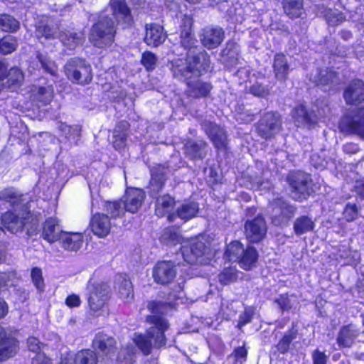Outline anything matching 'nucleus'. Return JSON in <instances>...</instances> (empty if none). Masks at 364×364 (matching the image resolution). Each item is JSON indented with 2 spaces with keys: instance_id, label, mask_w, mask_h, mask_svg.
Listing matches in <instances>:
<instances>
[{
  "instance_id": "nucleus-10",
  "label": "nucleus",
  "mask_w": 364,
  "mask_h": 364,
  "mask_svg": "<svg viewBox=\"0 0 364 364\" xmlns=\"http://www.w3.org/2000/svg\"><path fill=\"white\" fill-rule=\"evenodd\" d=\"M288 181L291 188L292 198L302 200L310 194L309 188V176L303 172L290 173Z\"/></svg>"
},
{
  "instance_id": "nucleus-32",
  "label": "nucleus",
  "mask_w": 364,
  "mask_h": 364,
  "mask_svg": "<svg viewBox=\"0 0 364 364\" xmlns=\"http://www.w3.org/2000/svg\"><path fill=\"white\" fill-rule=\"evenodd\" d=\"M284 9L286 14L291 18H299L304 12L302 0H287Z\"/></svg>"
},
{
  "instance_id": "nucleus-45",
  "label": "nucleus",
  "mask_w": 364,
  "mask_h": 364,
  "mask_svg": "<svg viewBox=\"0 0 364 364\" xmlns=\"http://www.w3.org/2000/svg\"><path fill=\"white\" fill-rule=\"evenodd\" d=\"M16 40L11 36H5L0 40V51L4 55L11 53L16 49Z\"/></svg>"
},
{
  "instance_id": "nucleus-41",
  "label": "nucleus",
  "mask_w": 364,
  "mask_h": 364,
  "mask_svg": "<svg viewBox=\"0 0 364 364\" xmlns=\"http://www.w3.org/2000/svg\"><path fill=\"white\" fill-rule=\"evenodd\" d=\"M7 77L6 83L8 84V87L14 90L21 85L24 77L20 69L14 68L9 70Z\"/></svg>"
},
{
  "instance_id": "nucleus-59",
  "label": "nucleus",
  "mask_w": 364,
  "mask_h": 364,
  "mask_svg": "<svg viewBox=\"0 0 364 364\" xmlns=\"http://www.w3.org/2000/svg\"><path fill=\"white\" fill-rule=\"evenodd\" d=\"M292 341V337L289 335H285L278 343V349L284 353L288 349L289 345Z\"/></svg>"
},
{
  "instance_id": "nucleus-55",
  "label": "nucleus",
  "mask_w": 364,
  "mask_h": 364,
  "mask_svg": "<svg viewBox=\"0 0 364 364\" xmlns=\"http://www.w3.org/2000/svg\"><path fill=\"white\" fill-rule=\"evenodd\" d=\"M14 277V273H1L0 274V291L4 287L12 285L11 279Z\"/></svg>"
},
{
  "instance_id": "nucleus-37",
  "label": "nucleus",
  "mask_w": 364,
  "mask_h": 364,
  "mask_svg": "<svg viewBox=\"0 0 364 364\" xmlns=\"http://www.w3.org/2000/svg\"><path fill=\"white\" fill-rule=\"evenodd\" d=\"M244 252L242 245L239 241H234L228 245L225 257L230 262H237Z\"/></svg>"
},
{
  "instance_id": "nucleus-16",
  "label": "nucleus",
  "mask_w": 364,
  "mask_h": 364,
  "mask_svg": "<svg viewBox=\"0 0 364 364\" xmlns=\"http://www.w3.org/2000/svg\"><path fill=\"white\" fill-rule=\"evenodd\" d=\"M17 349V341L9 336L0 326V361L13 356L16 354Z\"/></svg>"
},
{
  "instance_id": "nucleus-1",
  "label": "nucleus",
  "mask_w": 364,
  "mask_h": 364,
  "mask_svg": "<svg viewBox=\"0 0 364 364\" xmlns=\"http://www.w3.org/2000/svg\"><path fill=\"white\" fill-rule=\"evenodd\" d=\"M193 19L190 16L181 18V44L185 53L171 60L169 69L173 76L186 82L188 92L194 97H205L211 90V85L198 80V77L209 65L207 53L196 46L197 41L191 33Z\"/></svg>"
},
{
  "instance_id": "nucleus-9",
  "label": "nucleus",
  "mask_w": 364,
  "mask_h": 364,
  "mask_svg": "<svg viewBox=\"0 0 364 364\" xmlns=\"http://www.w3.org/2000/svg\"><path fill=\"white\" fill-rule=\"evenodd\" d=\"M31 218L30 213L26 211L22 212V213L8 211L1 216V229L16 233L27 226Z\"/></svg>"
},
{
  "instance_id": "nucleus-50",
  "label": "nucleus",
  "mask_w": 364,
  "mask_h": 364,
  "mask_svg": "<svg viewBox=\"0 0 364 364\" xmlns=\"http://www.w3.org/2000/svg\"><path fill=\"white\" fill-rule=\"evenodd\" d=\"M157 58L151 52H145L142 55L141 63L147 70H153L156 65Z\"/></svg>"
},
{
  "instance_id": "nucleus-39",
  "label": "nucleus",
  "mask_w": 364,
  "mask_h": 364,
  "mask_svg": "<svg viewBox=\"0 0 364 364\" xmlns=\"http://www.w3.org/2000/svg\"><path fill=\"white\" fill-rule=\"evenodd\" d=\"M58 129L70 143H76L77 141L80 133V129L77 126L70 127L65 124L60 123Z\"/></svg>"
},
{
  "instance_id": "nucleus-46",
  "label": "nucleus",
  "mask_w": 364,
  "mask_h": 364,
  "mask_svg": "<svg viewBox=\"0 0 364 364\" xmlns=\"http://www.w3.org/2000/svg\"><path fill=\"white\" fill-rule=\"evenodd\" d=\"M324 17L330 26L338 25L346 19L343 14L337 10H328L326 14H324Z\"/></svg>"
},
{
  "instance_id": "nucleus-30",
  "label": "nucleus",
  "mask_w": 364,
  "mask_h": 364,
  "mask_svg": "<svg viewBox=\"0 0 364 364\" xmlns=\"http://www.w3.org/2000/svg\"><path fill=\"white\" fill-rule=\"evenodd\" d=\"M198 210V203L195 202H185L177 208L175 218L178 217L184 221H187L196 217Z\"/></svg>"
},
{
  "instance_id": "nucleus-28",
  "label": "nucleus",
  "mask_w": 364,
  "mask_h": 364,
  "mask_svg": "<svg viewBox=\"0 0 364 364\" xmlns=\"http://www.w3.org/2000/svg\"><path fill=\"white\" fill-rule=\"evenodd\" d=\"M359 331L356 327L352 324L343 326L337 338V343L340 347H350L358 336Z\"/></svg>"
},
{
  "instance_id": "nucleus-40",
  "label": "nucleus",
  "mask_w": 364,
  "mask_h": 364,
  "mask_svg": "<svg viewBox=\"0 0 364 364\" xmlns=\"http://www.w3.org/2000/svg\"><path fill=\"white\" fill-rule=\"evenodd\" d=\"M314 222L306 216H302L296 220L294 225V231L296 235H302L313 230Z\"/></svg>"
},
{
  "instance_id": "nucleus-53",
  "label": "nucleus",
  "mask_w": 364,
  "mask_h": 364,
  "mask_svg": "<svg viewBox=\"0 0 364 364\" xmlns=\"http://www.w3.org/2000/svg\"><path fill=\"white\" fill-rule=\"evenodd\" d=\"M250 92L257 97H265L268 95L269 90L267 87L259 83L254 84L250 88Z\"/></svg>"
},
{
  "instance_id": "nucleus-36",
  "label": "nucleus",
  "mask_w": 364,
  "mask_h": 364,
  "mask_svg": "<svg viewBox=\"0 0 364 364\" xmlns=\"http://www.w3.org/2000/svg\"><path fill=\"white\" fill-rule=\"evenodd\" d=\"M336 74L331 70L316 71V73L314 75H311L310 77V80L316 83L317 85H328L330 82L333 83L336 80Z\"/></svg>"
},
{
  "instance_id": "nucleus-7",
  "label": "nucleus",
  "mask_w": 364,
  "mask_h": 364,
  "mask_svg": "<svg viewBox=\"0 0 364 364\" xmlns=\"http://www.w3.org/2000/svg\"><path fill=\"white\" fill-rule=\"evenodd\" d=\"M65 73L70 81L80 85L89 83L92 78L89 64L80 58H72L65 65Z\"/></svg>"
},
{
  "instance_id": "nucleus-4",
  "label": "nucleus",
  "mask_w": 364,
  "mask_h": 364,
  "mask_svg": "<svg viewBox=\"0 0 364 364\" xmlns=\"http://www.w3.org/2000/svg\"><path fill=\"white\" fill-rule=\"evenodd\" d=\"M161 240L167 245H176L178 243H188L181 247L182 255L188 264H206L212 254L208 250L205 243L200 237L184 241L180 233L176 231L166 230L162 235Z\"/></svg>"
},
{
  "instance_id": "nucleus-19",
  "label": "nucleus",
  "mask_w": 364,
  "mask_h": 364,
  "mask_svg": "<svg viewBox=\"0 0 364 364\" xmlns=\"http://www.w3.org/2000/svg\"><path fill=\"white\" fill-rule=\"evenodd\" d=\"M344 98L347 104L355 105L364 100V82L353 80L346 89Z\"/></svg>"
},
{
  "instance_id": "nucleus-31",
  "label": "nucleus",
  "mask_w": 364,
  "mask_h": 364,
  "mask_svg": "<svg viewBox=\"0 0 364 364\" xmlns=\"http://www.w3.org/2000/svg\"><path fill=\"white\" fill-rule=\"evenodd\" d=\"M117 289L119 297L125 303H129L134 297L132 284L130 280L122 276L117 279Z\"/></svg>"
},
{
  "instance_id": "nucleus-44",
  "label": "nucleus",
  "mask_w": 364,
  "mask_h": 364,
  "mask_svg": "<svg viewBox=\"0 0 364 364\" xmlns=\"http://www.w3.org/2000/svg\"><path fill=\"white\" fill-rule=\"evenodd\" d=\"M237 278V271L235 267H228L225 268L218 275V279L221 284L227 285L236 281Z\"/></svg>"
},
{
  "instance_id": "nucleus-27",
  "label": "nucleus",
  "mask_w": 364,
  "mask_h": 364,
  "mask_svg": "<svg viewBox=\"0 0 364 364\" xmlns=\"http://www.w3.org/2000/svg\"><path fill=\"white\" fill-rule=\"evenodd\" d=\"M292 118L295 125L298 127L309 126L317 122L316 115L308 113L303 105L293 109Z\"/></svg>"
},
{
  "instance_id": "nucleus-64",
  "label": "nucleus",
  "mask_w": 364,
  "mask_h": 364,
  "mask_svg": "<svg viewBox=\"0 0 364 364\" xmlns=\"http://www.w3.org/2000/svg\"><path fill=\"white\" fill-rule=\"evenodd\" d=\"M235 118L237 121H241V122H243L245 123L250 122L251 121L253 120L252 116L248 115V116H247V117H243V114H242V113L237 114L235 116Z\"/></svg>"
},
{
  "instance_id": "nucleus-14",
  "label": "nucleus",
  "mask_w": 364,
  "mask_h": 364,
  "mask_svg": "<svg viewBox=\"0 0 364 364\" xmlns=\"http://www.w3.org/2000/svg\"><path fill=\"white\" fill-rule=\"evenodd\" d=\"M176 277V269L171 262H160L156 264L153 269L154 281L161 284L171 282Z\"/></svg>"
},
{
  "instance_id": "nucleus-63",
  "label": "nucleus",
  "mask_w": 364,
  "mask_h": 364,
  "mask_svg": "<svg viewBox=\"0 0 364 364\" xmlns=\"http://www.w3.org/2000/svg\"><path fill=\"white\" fill-rule=\"evenodd\" d=\"M318 156L315 154L312 155L311 157V164L316 167V168H322L325 166V161L324 160H321V161H317L316 158Z\"/></svg>"
},
{
  "instance_id": "nucleus-42",
  "label": "nucleus",
  "mask_w": 364,
  "mask_h": 364,
  "mask_svg": "<svg viewBox=\"0 0 364 364\" xmlns=\"http://www.w3.org/2000/svg\"><path fill=\"white\" fill-rule=\"evenodd\" d=\"M0 200L14 206L21 201V196L14 188H6L0 192Z\"/></svg>"
},
{
  "instance_id": "nucleus-26",
  "label": "nucleus",
  "mask_w": 364,
  "mask_h": 364,
  "mask_svg": "<svg viewBox=\"0 0 364 364\" xmlns=\"http://www.w3.org/2000/svg\"><path fill=\"white\" fill-rule=\"evenodd\" d=\"M203 128L216 148L225 147L227 137L223 129L212 123L204 124Z\"/></svg>"
},
{
  "instance_id": "nucleus-34",
  "label": "nucleus",
  "mask_w": 364,
  "mask_h": 364,
  "mask_svg": "<svg viewBox=\"0 0 364 364\" xmlns=\"http://www.w3.org/2000/svg\"><path fill=\"white\" fill-rule=\"evenodd\" d=\"M288 70L285 56L282 53L277 54L274 61V70L276 77L280 80H284L287 77Z\"/></svg>"
},
{
  "instance_id": "nucleus-54",
  "label": "nucleus",
  "mask_w": 364,
  "mask_h": 364,
  "mask_svg": "<svg viewBox=\"0 0 364 364\" xmlns=\"http://www.w3.org/2000/svg\"><path fill=\"white\" fill-rule=\"evenodd\" d=\"M203 146H205V144L203 142H200V145H198L190 141L186 144V151L193 157L200 156V154L198 152Z\"/></svg>"
},
{
  "instance_id": "nucleus-15",
  "label": "nucleus",
  "mask_w": 364,
  "mask_h": 364,
  "mask_svg": "<svg viewBox=\"0 0 364 364\" xmlns=\"http://www.w3.org/2000/svg\"><path fill=\"white\" fill-rule=\"evenodd\" d=\"M266 230L265 222L260 215L245 224L246 236L252 242H259L264 237Z\"/></svg>"
},
{
  "instance_id": "nucleus-6",
  "label": "nucleus",
  "mask_w": 364,
  "mask_h": 364,
  "mask_svg": "<svg viewBox=\"0 0 364 364\" xmlns=\"http://www.w3.org/2000/svg\"><path fill=\"white\" fill-rule=\"evenodd\" d=\"M36 36L38 38L44 37L46 39L59 38L63 44L70 50L74 49L80 45L84 38L81 33H75L72 32H57V28H51L48 25H43L39 23L36 25Z\"/></svg>"
},
{
  "instance_id": "nucleus-60",
  "label": "nucleus",
  "mask_w": 364,
  "mask_h": 364,
  "mask_svg": "<svg viewBox=\"0 0 364 364\" xmlns=\"http://www.w3.org/2000/svg\"><path fill=\"white\" fill-rule=\"evenodd\" d=\"M252 316V311L251 309H246L244 314L240 316L239 325L242 326L247 323L250 322Z\"/></svg>"
},
{
  "instance_id": "nucleus-20",
  "label": "nucleus",
  "mask_w": 364,
  "mask_h": 364,
  "mask_svg": "<svg viewBox=\"0 0 364 364\" xmlns=\"http://www.w3.org/2000/svg\"><path fill=\"white\" fill-rule=\"evenodd\" d=\"M166 38L164 28L158 24H149L146 26L145 43L150 46L156 47L163 43Z\"/></svg>"
},
{
  "instance_id": "nucleus-17",
  "label": "nucleus",
  "mask_w": 364,
  "mask_h": 364,
  "mask_svg": "<svg viewBox=\"0 0 364 364\" xmlns=\"http://www.w3.org/2000/svg\"><path fill=\"white\" fill-rule=\"evenodd\" d=\"M62 231L57 218L51 217L46 220L43 228V238L49 243L60 240Z\"/></svg>"
},
{
  "instance_id": "nucleus-52",
  "label": "nucleus",
  "mask_w": 364,
  "mask_h": 364,
  "mask_svg": "<svg viewBox=\"0 0 364 364\" xmlns=\"http://www.w3.org/2000/svg\"><path fill=\"white\" fill-rule=\"evenodd\" d=\"M343 215L346 220L348 222L354 220L358 215V208L355 204H347L344 211Z\"/></svg>"
},
{
  "instance_id": "nucleus-13",
  "label": "nucleus",
  "mask_w": 364,
  "mask_h": 364,
  "mask_svg": "<svg viewBox=\"0 0 364 364\" xmlns=\"http://www.w3.org/2000/svg\"><path fill=\"white\" fill-rule=\"evenodd\" d=\"M272 222L280 225L291 218L294 213V208L282 199H277L270 204Z\"/></svg>"
},
{
  "instance_id": "nucleus-38",
  "label": "nucleus",
  "mask_w": 364,
  "mask_h": 364,
  "mask_svg": "<svg viewBox=\"0 0 364 364\" xmlns=\"http://www.w3.org/2000/svg\"><path fill=\"white\" fill-rule=\"evenodd\" d=\"M20 27L19 22L9 14H0V28L5 32H16Z\"/></svg>"
},
{
  "instance_id": "nucleus-18",
  "label": "nucleus",
  "mask_w": 364,
  "mask_h": 364,
  "mask_svg": "<svg viewBox=\"0 0 364 364\" xmlns=\"http://www.w3.org/2000/svg\"><path fill=\"white\" fill-rule=\"evenodd\" d=\"M114 345L115 341L113 338L101 333L96 335L92 343L95 349L100 350L111 360L115 355Z\"/></svg>"
},
{
  "instance_id": "nucleus-47",
  "label": "nucleus",
  "mask_w": 364,
  "mask_h": 364,
  "mask_svg": "<svg viewBox=\"0 0 364 364\" xmlns=\"http://www.w3.org/2000/svg\"><path fill=\"white\" fill-rule=\"evenodd\" d=\"M276 302L282 310L287 311L290 309L297 302L296 297L291 295H281Z\"/></svg>"
},
{
  "instance_id": "nucleus-11",
  "label": "nucleus",
  "mask_w": 364,
  "mask_h": 364,
  "mask_svg": "<svg viewBox=\"0 0 364 364\" xmlns=\"http://www.w3.org/2000/svg\"><path fill=\"white\" fill-rule=\"evenodd\" d=\"M339 127L343 132L364 137V107L358 109L353 116L342 119Z\"/></svg>"
},
{
  "instance_id": "nucleus-8",
  "label": "nucleus",
  "mask_w": 364,
  "mask_h": 364,
  "mask_svg": "<svg viewBox=\"0 0 364 364\" xmlns=\"http://www.w3.org/2000/svg\"><path fill=\"white\" fill-rule=\"evenodd\" d=\"M87 291L89 293L88 303L91 310L97 312L102 309L108 299L109 290L107 285L105 284H95L92 281H89Z\"/></svg>"
},
{
  "instance_id": "nucleus-35",
  "label": "nucleus",
  "mask_w": 364,
  "mask_h": 364,
  "mask_svg": "<svg viewBox=\"0 0 364 364\" xmlns=\"http://www.w3.org/2000/svg\"><path fill=\"white\" fill-rule=\"evenodd\" d=\"M32 92L33 100L43 102V104H47L50 102L53 98V88L51 85H48L47 87L39 86L38 87H35V89L33 90Z\"/></svg>"
},
{
  "instance_id": "nucleus-3",
  "label": "nucleus",
  "mask_w": 364,
  "mask_h": 364,
  "mask_svg": "<svg viewBox=\"0 0 364 364\" xmlns=\"http://www.w3.org/2000/svg\"><path fill=\"white\" fill-rule=\"evenodd\" d=\"M148 308L151 315L147 318L151 325L146 334L134 333L132 340L137 348L144 354L151 353L153 346L161 348L166 344L164 332L168 329V324L161 315L167 314V306L164 303L151 301Z\"/></svg>"
},
{
  "instance_id": "nucleus-24",
  "label": "nucleus",
  "mask_w": 364,
  "mask_h": 364,
  "mask_svg": "<svg viewBox=\"0 0 364 364\" xmlns=\"http://www.w3.org/2000/svg\"><path fill=\"white\" fill-rule=\"evenodd\" d=\"M61 364H97L95 353L90 350L79 351L73 356L70 354L61 362Z\"/></svg>"
},
{
  "instance_id": "nucleus-23",
  "label": "nucleus",
  "mask_w": 364,
  "mask_h": 364,
  "mask_svg": "<svg viewBox=\"0 0 364 364\" xmlns=\"http://www.w3.org/2000/svg\"><path fill=\"white\" fill-rule=\"evenodd\" d=\"M27 346L28 350L35 354L32 358V364H50V360L44 353L45 347L38 338L35 337L28 338Z\"/></svg>"
},
{
  "instance_id": "nucleus-29",
  "label": "nucleus",
  "mask_w": 364,
  "mask_h": 364,
  "mask_svg": "<svg viewBox=\"0 0 364 364\" xmlns=\"http://www.w3.org/2000/svg\"><path fill=\"white\" fill-rule=\"evenodd\" d=\"M59 241H60L63 247L65 250L77 251L82 247L83 237L82 234L78 232H64V233L61 235V237Z\"/></svg>"
},
{
  "instance_id": "nucleus-58",
  "label": "nucleus",
  "mask_w": 364,
  "mask_h": 364,
  "mask_svg": "<svg viewBox=\"0 0 364 364\" xmlns=\"http://www.w3.org/2000/svg\"><path fill=\"white\" fill-rule=\"evenodd\" d=\"M80 297L74 294L69 295L65 300L66 305L70 308L77 307L80 305Z\"/></svg>"
},
{
  "instance_id": "nucleus-12",
  "label": "nucleus",
  "mask_w": 364,
  "mask_h": 364,
  "mask_svg": "<svg viewBox=\"0 0 364 364\" xmlns=\"http://www.w3.org/2000/svg\"><path fill=\"white\" fill-rule=\"evenodd\" d=\"M280 125L281 122L279 114L274 112H267L261 119L257 131L262 137L269 139L279 131Z\"/></svg>"
},
{
  "instance_id": "nucleus-21",
  "label": "nucleus",
  "mask_w": 364,
  "mask_h": 364,
  "mask_svg": "<svg viewBox=\"0 0 364 364\" xmlns=\"http://www.w3.org/2000/svg\"><path fill=\"white\" fill-rule=\"evenodd\" d=\"M90 227L95 235L104 237L109 233L111 223L106 215L97 213L91 219Z\"/></svg>"
},
{
  "instance_id": "nucleus-57",
  "label": "nucleus",
  "mask_w": 364,
  "mask_h": 364,
  "mask_svg": "<svg viewBox=\"0 0 364 364\" xmlns=\"http://www.w3.org/2000/svg\"><path fill=\"white\" fill-rule=\"evenodd\" d=\"M314 364H326V356L324 353L315 350L312 355Z\"/></svg>"
},
{
  "instance_id": "nucleus-61",
  "label": "nucleus",
  "mask_w": 364,
  "mask_h": 364,
  "mask_svg": "<svg viewBox=\"0 0 364 364\" xmlns=\"http://www.w3.org/2000/svg\"><path fill=\"white\" fill-rule=\"evenodd\" d=\"M235 355L237 359L245 358L247 355V350L244 347H239L235 349Z\"/></svg>"
},
{
  "instance_id": "nucleus-51",
  "label": "nucleus",
  "mask_w": 364,
  "mask_h": 364,
  "mask_svg": "<svg viewBox=\"0 0 364 364\" xmlns=\"http://www.w3.org/2000/svg\"><path fill=\"white\" fill-rule=\"evenodd\" d=\"M31 279L36 289L40 291H43L44 281L41 269L36 267L32 269Z\"/></svg>"
},
{
  "instance_id": "nucleus-43",
  "label": "nucleus",
  "mask_w": 364,
  "mask_h": 364,
  "mask_svg": "<svg viewBox=\"0 0 364 364\" xmlns=\"http://www.w3.org/2000/svg\"><path fill=\"white\" fill-rule=\"evenodd\" d=\"M135 353V348L128 346L119 352L117 361L119 364H132L134 361Z\"/></svg>"
},
{
  "instance_id": "nucleus-56",
  "label": "nucleus",
  "mask_w": 364,
  "mask_h": 364,
  "mask_svg": "<svg viewBox=\"0 0 364 364\" xmlns=\"http://www.w3.org/2000/svg\"><path fill=\"white\" fill-rule=\"evenodd\" d=\"M223 54L224 55L230 56V58L235 57L237 54V45L235 43H228L227 47L223 50Z\"/></svg>"
},
{
  "instance_id": "nucleus-62",
  "label": "nucleus",
  "mask_w": 364,
  "mask_h": 364,
  "mask_svg": "<svg viewBox=\"0 0 364 364\" xmlns=\"http://www.w3.org/2000/svg\"><path fill=\"white\" fill-rule=\"evenodd\" d=\"M8 312V306L6 302L0 299V319L4 317Z\"/></svg>"
},
{
  "instance_id": "nucleus-22",
  "label": "nucleus",
  "mask_w": 364,
  "mask_h": 364,
  "mask_svg": "<svg viewBox=\"0 0 364 364\" xmlns=\"http://www.w3.org/2000/svg\"><path fill=\"white\" fill-rule=\"evenodd\" d=\"M175 201L173 198L168 195L163 196L159 198L156 203V214L159 217L167 215L169 221H173L175 213H171L173 208Z\"/></svg>"
},
{
  "instance_id": "nucleus-2",
  "label": "nucleus",
  "mask_w": 364,
  "mask_h": 364,
  "mask_svg": "<svg viewBox=\"0 0 364 364\" xmlns=\"http://www.w3.org/2000/svg\"><path fill=\"white\" fill-rule=\"evenodd\" d=\"M109 8L112 18L101 14L97 23L93 26L90 34V41L99 48L108 46L112 43L114 37V21L123 26L131 25L133 18L124 0H110Z\"/></svg>"
},
{
  "instance_id": "nucleus-33",
  "label": "nucleus",
  "mask_w": 364,
  "mask_h": 364,
  "mask_svg": "<svg viewBox=\"0 0 364 364\" xmlns=\"http://www.w3.org/2000/svg\"><path fill=\"white\" fill-rule=\"evenodd\" d=\"M257 256L256 250L252 247H249L245 250L237 262L242 269L248 270L255 264Z\"/></svg>"
},
{
  "instance_id": "nucleus-25",
  "label": "nucleus",
  "mask_w": 364,
  "mask_h": 364,
  "mask_svg": "<svg viewBox=\"0 0 364 364\" xmlns=\"http://www.w3.org/2000/svg\"><path fill=\"white\" fill-rule=\"evenodd\" d=\"M224 34L221 28H205L203 31L201 42L205 48L212 49L221 43Z\"/></svg>"
},
{
  "instance_id": "nucleus-5",
  "label": "nucleus",
  "mask_w": 364,
  "mask_h": 364,
  "mask_svg": "<svg viewBox=\"0 0 364 364\" xmlns=\"http://www.w3.org/2000/svg\"><path fill=\"white\" fill-rule=\"evenodd\" d=\"M144 198L145 193L142 189L129 188L123 200L105 202V210L114 218L121 217L125 211L134 213L140 208Z\"/></svg>"
},
{
  "instance_id": "nucleus-49",
  "label": "nucleus",
  "mask_w": 364,
  "mask_h": 364,
  "mask_svg": "<svg viewBox=\"0 0 364 364\" xmlns=\"http://www.w3.org/2000/svg\"><path fill=\"white\" fill-rule=\"evenodd\" d=\"M164 182V176L158 174L156 171H151V179L150 188L154 193L159 192L163 187Z\"/></svg>"
},
{
  "instance_id": "nucleus-48",
  "label": "nucleus",
  "mask_w": 364,
  "mask_h": 364,
  "mask_svg": "<svg viewBox=\"0 0 364 364\" xmlns=\"http://www.w3.org/2000/svg\"><path fill=\"white\" fill-rule=\"evenodd\" d=\"M39 62L41 64L43 70L51 75H55L58 71L57 65L55 63L48 58L46 56L40 54L38 55Z\"/></svg>"
}]
</instances>
